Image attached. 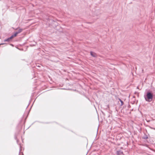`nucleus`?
<instances>
[{
    "label": "nucleus",
    "mask_w": 155,
    "mask_h": 155,
    "mask_svg": "<svg viewBox=\"0 0 155 155\" xmlns=\"http://www.w3.org/2000/svg\"><path fill=\"white\" fill-rule=\"evenodd\" d=\"M120 101L121 102V105L122 106L124 104V103L123 101L120 99Z\"/></svg>",
    "instance_id": "obj_6"
},
{
    "label": "nucleus",
    "mask_w": 155,
    "mask_h": 155,
    "mask_svg": "<svg viewBox=\"0 0 155 155\" xmlns=\"http://www.w3.org/2000/svg\"><path fill=\"white\" fill-rule=\"evenodd\" d=\"M22 30L23 29H19L18 31L15 32L14 34L13 35V36L14 37H16L18 34L21 32L22 31Z\"/></svg>",
    "instance_id": "obj_2"
},
{
    "label": "nucleus",
    "mask_w": 155,
    "mask_h": 155,
    "mask_svg": "<svg viewBox=\"0 0 155 155\" xmlns=\"http://www.w3.org/2000/svg\"><path fill=\"white\" fill-rule=\"evenodd\" d=\"M153 95L152 93L149 92H148L147 95V97H145V99L146 101L150 102L151 101L153 98Z\"/></svg>",
    "instance_id": "obj_1"
},
{
    "label": "nucleus",
    "mask_w": 155,
    "mask_h": 155,
    "mask_svg": "<svg viewBox=\"0 0 155 155\" xmlns=\"http://www.w3.org/2000/svg\"><path fill=\"white\" fill-rule=\"evenodd\" d=\"M151 128L155 130V128L151 127Z\"/></svg>",
    "instance_id": "obj_7"
},
{
    "label": "nucleus",
    "mask_w": 155,
    "mask_h": 155,
    "mask_svg": "<svg viewBox=\"0 0 155 155\" xmlns=\"http://www.w3.org/2000/svg\"><path fill=\"white\" fill-rule=\"evenodd\" d=\"M91 55L94 57H96L97 56V55L95 53L92 51H91L90 52Z\"/></svg>",
    "instance_id": "obj_4"
},
{
    "label": "nucleus",
    "mask_w": 155,
    "mask_h": 155,
    "mask_svg": "<svg viewBox=\"0 0 155 155\" xmlns=\"http://www.w3.org/2000/svg\"><path fill=\"white\" fill-rule=\"evenodd\" d=\"M4 44H1L0 45H3Z\"/></svg>",
    "instance_id": "obj_8"
},
{
    "label": "nucleus",
    "mask_w": 155,
    "mask_h": 155,
    "mask_svg": "<svg viewBox=\"0 0 155 155\" xmlns=\"http://www.w3.org/2000/svg\"><path fill=\"white\" fill-rule=\"evenodd\" d=\"M14 36H13V35H12L10 37L8 38L7 39H5L4 40V41H8L9 42V41L12 39Z\"/></svg>",
    "instance_id": "obj_3"
},
{
    "label": "nucleus",
    "mask_w": 155,
    "mask_h": 155,
    "mask_svg": "<svg viewBox=\"0 0 155 155\" xmlns=\"http://www.w3.org/2000/svg\"><path fill=\"white\" fill-rule=\"evenodd\" d=\"M123 154V152L120 151H117V155H122V154Z\"/></svg>",
    "instance_id": "obj_5"
}]
</instances>
